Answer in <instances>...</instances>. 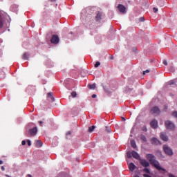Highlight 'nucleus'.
<instances>
[{
	"mask_svg": "<svg viewBox=\"0 0 177 177\" xmlns=\"http://www.w3.org/2000/svg\"><path fill=\"white\" fill-rule=\"evenodd\" d=\"M147 158L149 160L150 164L156 168L158 171H160V172H165V169L161 167L160 162L156 160V156H154V155L150 153L147 154Z\"/></svg>",
	"mask_w": 177,
	"mask_h": 177,
	"instance_id": "nucleus-1",
	"label": "nucleus"
},
{
	"mask_svg": "<svg viewBox=\"0 0 177 177\" xmlns=\"http://www.w3.org/2000/svg\"><path fill=\"white\" fill-rule=\"evenodd\" d=\"M165 128L167 129L169 131H175L176 129V126L175 123L171 120H166L165 122Z\"/></svg>",
	"mask_w": 177,
	"mask_h": 177,
	"instance_id": "nucleus-2",
	"label": "nucleus"
},
{
	"mask_svg": "<svg viewBox=\"0 0 177 177\" xmlns=\"http://www.w3.org/2000/svg\"><path fill=\"white\" fill-rule=\"evenodd\" d=\"M163 150L167 154V156H169V157H172L174 156V150L171 149V148L169 147V146L165 145H163Z\"/></svg>",
	"mask_w": 177,
	"mask_h": 177,
	"instance_id": "nucleus-3",
	"label": "nucleus"
},
{
	"mask_svg": "<svg viewBox=\"0 0 177 177\" xmlns=\"http://www.w3.org/2000/svg\"><path fill=\"white\" fill-rule=\"evenodd\" d=\"M151 114H160L161 111H160V108L158 106L153 107L150 111Z\"/></svg>",
	"mask_w": 177,
	"mask_h": 177,
	"instance_id": "nucleus-4",
	"label": "nucleus"
},
{
	"mask_svg": "<svg viewBox=\"0 0 177 177\" xmlns=\"http://www.w3.org/2000/svg\"><path fill=\"white\" fill-rule=\"evenodd\" d=\"M50 41L51 44H55V45H57V43L59 41V36L56 35H53Z\"/></svg>",
	"mask_w": 177,
	"mask_h": 177,
	"instance_id": "nucleus-5",
	"label": "nucleus"
},
{
	"mask_svg": "<svg viewBox=\"0 0 177 177\" xmlns=\"http://www.w3.org/2000/svg\"><path fill=\"white\" fill-rule=\"evenodd\" d=\"M140 164H141V165H142V167H145V168H147V167H150V163L145 159H140Z\"/></svg>",
	"mask_w": 177,
	"mask_h": 177,
	"instance_id": "nucleus-6",
	"label": "nucleus"
},
{
	"mask_svg": "<svg viewBox=\"0 0 177 177\" xmlns=\"http://www.w3.org/2000/svg\"><path fill=\"white\" fill-rule=\"evenodd\" d=\"M160 136L162 140H164V142H168L169 138H168V136L167 135V133L162 132L160 133Z\"/></svg>",
	"mask_w": 177,
	"mask_h": 177,
	"instance_id": "nucleus-7",
	"label": "nucleus"
},
{
	"mask_svg": "<svg viewBox=\"0 0 177 177\" xmlns=\"http://www.w3.org/2000/svg\"><path fill=\"white\" fill-rule=\"evenodd\" d=\"M118 10L119 12H120L121 13H126L127 12V8H125V6H124V5H121L119 4L118 6Z\"/></svg>",
	"mask_w": 177,
	"mask_h": 177,
	"instance_id": "nucleus-8",
	"label": "nucleus"
},
{
	"mask_svg": "<svg viewBox=\"0 0 177 177\" xmlns=\"http://www.w3.org/2000/svg\"><path fill=\"white\" fill-rule=\"evenodd\" d=\"M150 125L153 129H157L158 128V122L156 120H153L151 122Z\"/></svg>",
	"mask_w": 177,
	"mask_h": 177,
	"instance_id": "nucleus-9",
	"label": "nucleus"
},
{
	"mask_svg": "<svg viewBox=\"0 0 177 177\" xmlns=\"http://www.w3.org/2000/svg\"><path fill=\"white\" fill-rule=\"evenodd\" d=\"M37 132H38V129L37 127H34L29 130V133L31 136H35V135H37Z\"/></svg>",
	"mask_w": 177,
	"mask_h": 177,
	"instance_id": "nucleus-10",
	"label": "nucleus"
},
{
	"mask_svg": "<svg viewBox=\"0 0 177 177\" xmlns=\"http://www.w3.org/2000/svg\"><path fill=\"white\" fill-rule=\"evenodd\" d=\"M131 156L133 157V158H136V160H140V155H139V153L135 151L131 152Z\"/></svg>",
	"mask_w": 177,
	"mask_h": 177,
	"instance_id": "nucleus-11",
	"label": "nucleus"
},
{
	"mask_svg": "<svg viewBox=\"0 0 177 177\" xmlns=\"http://www.w3.org/2000/svg\"><path fill=\"white\" fill-rule=\"evenodd\" d=\"M5 23H6V19L3 17L0 16V28H2L5 26Z\"/></svg>",
	"mask_w": 177,
	"mask_h": 177,
	"instance_id": "nucleus-12",
	"label": "nucleus"
},
{
	"mask_svg": "<svg viewBox=\"0 0 177 177\" xmlns=\"http://www.w3.org/2000/svg\"><path fill=\"white\" fill-rule=\"evenodd\" d=\"M151 143L152 145H161V143L160 142V140H158L156 138H153L151 139Z\"/></svg>",
	"mask_w": 177,
	"mask_h": 177,
	"instance_id": "nucleus-13",
	"label": "nucleus"
},
{
	"mask_svg": "<svg viewBox=\"0 0 177 177\" xmlns=\"http://www.w3.org/2000/svg\"><path fill=\"white\" fill-rule=\"evenodd\" d=\"M129 169L131 172H133V171H135V169H136V166L135 165V164H133V162H131L129 165Z\"/></svg>",
	"mask_w": 177,
	"mask_h": 177,
	"instance_id": "nucleus-14",
	"label": "nucleus"
},
{
	"mask_svg": "<svg viewBox=\"0 0 177 177\" xmlns=\"http://www.w3.org/2000/svg\"><path fill=\"white\" fill-rule=\"evenodd\" d=\"M95 19H96L97 21H99L102 20V12H98L97 13Z\"/></svg>",
	"mask_w": 177,
	"mask_h": 177,
	"instance_id": "nucleus-15",
	"label": "nucleus"
},
{
	"mask_svg": "<svg viewBox=\"0 0 177 177\" xmlns=\"http://www.w3.org/2000/svg\"><path fill=\"white\" fill-rule=\"evenodd\" d=\"M88 88H89V89H95L96 88V83H94L93 84H88Z\"/></svg>",
	"mask_w": 177,
	"mask_h": 177,
	"instance_id": "nucleus-16",
	"label": "nucleus"
},
{
	"mask_svg": "<svg viewBox=\"0 0 177 177\" xmlns=\"http://www.w3.org/2000/svg\"><path fill=\"white\" fill-rule=\"evenodd\" d=\"M131 146L133 149H136V142L133 140H131Z\"/></svg>",
	"mask_w": 177,
	"mask_h": 177,
	"instance_id": "nucleus-17",
	"label": "nucleus"
},
{
	"mask_svg": "<svg viewBox=\"0 0 177 177\" xmlns=\"http://www.w3.org/2000/svg\"><path fill=\"white\" fill-rule=\"evenodd\" d=\"M36 146H37V147H42V141L37 140Z\"/></svg>",
	"mask_w": 177,
	"mask_h": 177,
	"instance_id": "nucleus-18",
	"label": "nucleus"
},
{
	"mask_svg": "<svg viewBox=\"0 0 177 177\" xmlns=\"http://www.w3.org/2000/svg\"><path fill=\"white\" fill-rule=\"evenodd\" d=\"M140 138L141 140H143V142H147V139L146 138V136H145V135L141 134L140 136Z\"/></svg>",
	"mask_w": 177,
	"mask_h": 177,
	"instance_id": "nucleus-19",
	"label": "nucleus"
},
{
	"mask_svg": "<svg viewBox=\"0 0 177 177\" xmlns=\"http://www.w3.org/2000/svg\"><path fill=\"white\" fill-rule=\"evenodd\" d=\"M95 126H91V127H88V132H90V133L93 132V131H95Z\"/></svg>",
	"mask_w": 177,
	"mask_h": 177,
	"instance_id": "nucleus-20",
	"label": "nucleus"
},
{
	"mask_svg": "<svg viewBox=\"0 0 177 177\" xmlns=\"http://www.w3.org/2000/svg\"><path fill=\"white\" fill-rule=\"evenodd\" d=\"M22 59H24V60H28V55H27L26 53H25L23 55Z\"/></svg>",
	"mask_w": 177,
	"mask_h": 177,
	"instance_id": "nucleus-21",
	"label": "nucleus"
},
{
	"mask_svg": "<svg viewBox=\"0 0 177 177\" xmlns=\"http://www.w3.org/2000/svg\"><path fill=\"white\" fill-rule=\"evenodd\" d=\"M172 117H174V118H177V111H174L171 113Z\"/></svg>",
	"mask_w": 177,
	"mask_h": 177,
	"instance_id": "nucleus-22",
	"label": "nucleus"
},
{
	"mask_svg": "<svg viewBox=\"0 0 177 177\" xmlns=\"http://www.w3.org/2000/svg\"><path fill=\"white\" fill-rule=\"evenodd\" d=\"M127 156L128 158H132V152L128 151L127 153Z\"/></svg>",
	"mask_w": 177,
	"mask_h": 177,
	"instance_id": "nucleus-23",
	"label": "nucleus"
},
{
	"mask_svg": "<svg viewBox=\"0 0 177 177\" xmlns=\"http://www.w3.org/2000/svg\"><path fill=\"white\" fill-rule=\"evenodd\" d=\"M143 172H145V174H150V169L148 168H145L142 169Z\"/></svg>",
	"mask_w": 177,
	"mask_h": 177,
	"instance_id": "nucleus-24",
	"label": "nucleus"
},
{
	"mask_svg": "<svg viewBox=\"0 0 177 177\" xmlns=\"http://www.w3.org/2000/svg\"><path fill=\"white\" fill-rule=\"evenodd\" d=\"M71 96H72V97H77V92L73 91L71 93Z\"/></svg>",
	"mask_w": 177,
	"mask_h": 177,
	"instance_id": "nucleus-25",
	"label": "nucleus"
},
{
	"mask_svg": "<svg viewBox=\"0 0 177 177\" xmlns=\"http://www.w3.org/2000/svg\"><path fill=\"white\" fill-rule=\"evenodd\" d=\"M99 66H100V62H96V63L95 64V67L97 68L99 67Z\"/></svg>",
	"mask_w": 177,
	"mask_h": 177,
	"instance_id": "nucleus-26",
	"label": "nucleus"
},
{
	"mask_svg": "<svg viewBox=\"0 0 177 177\" xmlns=\"http://www.w3.org/2000/svg\"><path fill=\"white\" fill-rule=\"evenodd\" d=\"M142 131L144 132H147V127H146V126L142 127Z\"/></svg>",
	"mask_w": 177,
	"mask_h": 177,
	"instance_id": "nucleus-27",
	"label": "nucleus"
},
{
	"mask_svg": "<svg viewBox=\"0 0 177 177\" xmlns=\"http://www.w3.org/2000/svg\"><path fill=\"white\" fill-rule=\"evenodd\" d=\"M106 132H111V129H110V127H106Z\"/></svg>",
	"mask_w": 177,
	"mask_h": 177,
	"instance_id": "nucleus-28",
	"label": "nucleus"
},
{
	"mask_svg": "<svg viewBox=\"0 0 177 177\" xmlns=\"http://www.w3.org/2000/svg\"><path fill=\"white\" fill-rule=\"evenodd\" d=\"M175 84V80H171L169 82V85H174Z\"/></svg>",
	"mask_w": 177,
	"mask_h": 177,
	"instance_id": "nucleus-29",
	"label": "nucleus"
},
{
	"mask_svg": "<svg viewBox=\"0 0 177 177\" xmlns=\"http://www.w3.org/2000/svg\"><path fill=\"white\" fill-rule=\"evenodd\" d=\"M153 12L154 13H157L158 12V8H156V7H153Z\"/></svg>",
	"mask_w": 177,
	"mask_h": 177,
	"instance_id": "nucleus-30",
	"label": "nucleus"
},
{
	"mask_svg": "<svg viewBox=\"0 0 177 177\" xmlns=\"http://www.w3.org/2000/svg\"><path fill=\"white\" fill-rule=\"evenodd\" d=\"M163 64H165V66H168V62H167V60H163Z\"/></svg>",
	"mask_w": 177,
	"mask_h": 177,
	"instance_id": "nucleus-31",
	"label": "nucleus"
},
{
	"mask_svg": "<svg viewBox=\"0 0 177 177\" xmlns=\"http://www.w3.org/2000/svg\"><path fill=\"white\" fill-rule=\"evenodd\" d=\"M139 21H145V17H141L139 19Z\"/></svg>",
	"mask_w": 177,
	"mask_h": 177,
	"instance_id": "nucleus-32",
	"label": "nucleus"
},
{
	"mask_svg": "<svg viewBox=\"0 0 177 177\" xmlns=\"http://www.w3.org/2000/svg\"><path fill=\"white\" fill-rule=\"evenodd\" d=\"M170 71H172L174 73V71H175V68H174V66H171Z\"/></svg>",
	"mask_w": 177,
	"mask_h": 177,
	"instance_id": "nucleus-33",
	"label": "nucleus"
},
{
	"mask_svg": "<svg viewBox=\"0 0 177 177\" xmlns=\"http://www.w3.org/2000/svg\"><path fill=\"white\" fill-rule=\"evenodd\" d=\"M146 73H150V70L147 69L145 71H143V75L146 74Z\"/></svg>",
	"mask_w": 177,
	"mask_h": 177,
	"instance_id": "nucleus-34",
	"label": "nucleus"
},
{
	"mask_svg": "<svg viewBox=\"0 0 177 177\" xmlns=\"http://www.w3.org/2000/svg\"><path fill=\"white\" fill-rule=\"evenodd\" d=\"M27 142H28V146H31V140H27Z\"/></svg>",
	"mask_w": 177,
	"mask_h": 177,
	"instance_id": "nucleus-35",
	"label": "nucleus"
},
{
	"mask_svg": "<svg viewBox=\"0 0 177 177\" xmlns=\"http://www.w3.org/2000/svg\"><path fill=\"white\" fill-rule=\"evenodd\" d=\"M52 95H53L52 93H48V97H52Z\"/></svg>",
	"mask_w": 177,
	"mask_h": 177,
	"instance_id": "nucleus-36",
	"label": "nucleus"
},
{
	"mask_svg": "<svg viewBox=\"0 0 177 177\" xmlns=\"http://www.w3.org/2000/svg\"><path fill=\"white\" fill-rule=\"evenodd\" d=\"M21 145L22 146H26V140H23Z\"/></svg>",
	"mask_w": 177,
	"mask_h": 177,
	"instance_id": "nucleus-37",
	"label": "nucleus"
},
{
	"mask_svg": "<svg viewBox=\"0 0 177 177\" xmlns=\"http://www.w3.org/2000/svg\"><path fill=\"white\" fill-rule=\"evenodd\" d=\"M50 99H51V102H55V97H53V96H51Z\"/></svg>",
	"mask_w": 177,
	"mask_h": 177,
	"instance_id": "nucleus-38",
	"label": "nucleus"
},
{
	"mask_svg": "<svg viewBox=\"0 0 177 177\" xmlns=\"http://www.w3.org/2000/svg\"><path fill=\"white\" fill-rule=\"evenodd\" d=\"M68 135H71V131H68L66 133V136H68Z\"/></svg>",
	"mask_w": 177,
	"mask_h": 177,
	"instance_id": "nucleus-39",
	"label": "nucleus"
},
{
	"mask_svg": "<svg viewBox=\"0 0 177 177\" xmlns=\"http://www.w3.org/2000/svg\"><path fill=\"white\" fill-rule=\"evenodd\" d=\"M92 97H93V99H95V97H96V94H93V95H92Z\"/></svg>",
	"mask_w": 177,
	"mask_h": 177,
	"instance_id": "nucleus-40",
	"label": "nucleus"
},
{
	"mask_svg": "<svg viewBox=\"0 0 177 177\" xmlns=\"http://www.w3.org/2000/svg\"><path fill=\"white\" fill-rule=\"evenodd\" d=\"M169 177H176L174 174H169Z\"/></svg>",
	"mask_w": 177,
	"mask_h": 177,
	"instance_id": "nucleus-41",
	"label": "nucleus"
},
{
	"mask_svg": "<svg viewBox=\"0 0 177 177\" xmlns=\"http://www.w3.org/2000/svg\"><path fill=\"white\" fill-rule=\"evenodd\" d=\"M39 125H41V124H44V122H42V121H39Z\"/></svg>",
	"mask_w": 177,
	"mask_h": 177,
	"instance_id": "nucleus-42",
	"label": "nucleus"
},
{
	"mask_svg": "<svg viewBox=\"0 0 177 177\" xmlns=\"http://www.w3.org/2000/svg\"><path fill=\"white\" fill-rule=\"evenodd\" d=\"M1 169H2V171H5V167L1 166Z\"/></svg>",
	"mask_w": 177,
	"mask_h": 177,
	"instance_id": "nucleus-43",
	"label": "nucleus"
},
{
	"mask_svg": "<svg viewBox=\"0 0 177 177\" xmlns=\"http://www.w3.org/2000/svg\"><path fill=\"white\" fill-rule=\"evenodd\" d=\"M133 131H135V128H134V127H133V128L131 129V132H133Z\"/></svg>",
	"mask_w": 177,
	"mask_h": 177,
	"instance_id": "nucleus-44",
	"label": "nucleus"
},
{
	"mask_svg": "<svg viewBox=\"0 0 177 177\" xmlns=\"http://www.w3.org/2000/svg\"><path fill=\"white\" fill-rule=\"evenodd\" d=\"M1 164H3V161L0 160V165H1Z\"/></svg>",
	"mask_w": 177,
	"mask_h": 177,
	"instance_id": "nucleus-45",
	"label": "nucleus"
},
{
	"mask_svg": "<svg viewBox=\"0 0 177 177\" xmlns=\"http://www.w3.org/2000/svg\"><path fill=\"white\" fill-rule=\"evenodd\" d=\"M51 2H56V0H50Z\"/></svg>",
	"mask_w": 177,
	"mask_h": 177,
	"instance_id": "nucleus-46",
	"label": "nucleus"
},
{
	"mask_svg": "<svg viewBox=\"0 0 177 177\" xmlns=\"http://www.w3.org/2000/svg\"><path fill=\"white\" fill-rule=\"evenodd\" d=\"M122 121H125V118H122Z\"/></svg>",
	"mask_w": 177,
	"mask_h": 177,
	"instance_id": "nucleus-47",
	"label": "nucleus"
},
{
	"mask_svg": "<svg viewBox=\"0 0 177 177\" xmlns=\"http://www.w3.org/2000/svg\"><path fill=\"white\" fill-rule=\"evenodd\" d=\"M28 176L32 177L31 174H28Z\"/></svg>",
	"mask_w": 177,
	"mask_h": 177,
	"instance_id": "nucleus-48",
	"label": "nucleus"
},
{
	"mask_svg": "<svg viewBox=\"0 0 177 177\" xmlns=\"http://www.w3.org/2000/svg\"><path fill=\"white\" fill-rule=\"evenodd\" d=\"M134 177H140V176H139L138 175H136V176H135Z\"/></svg>",
	"mask_w": 177,
	"mask_h": 177,
	"instance_id": "nucleus-49",
	"label": "nucleus"
},
{
	"mask_svg": "<svg viewBox=\"0 0 177 177\" xmlns=\"http://www.w3.org/2000/svg\"><path fill=\"white\" fill-rule=\"evenodd\" d=\"M111 59H114V57H113V56H112V57H111Z\"/></svg>",
	"mask_w": 177,
	"mask_h": 177,
	"instance_id": "nucleus-50",
	"label": "nucleus"
}]
</instances>
